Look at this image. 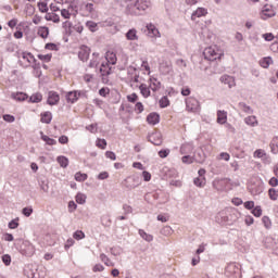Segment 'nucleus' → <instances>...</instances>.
<instances>
[{"instance_id":"1","label":"nucleus","mask_w":278,"mask_h":278,"mask_svg":"<svg viewBox=\"0 0 278 278\" xmlns=\"http://www.w3.org/2000/svg\"><path fill=\"white\" fill-rule=\"evenodd\" d=\"M126 12L131 16H142L151 8L150 0H126Z\"/></svg>"},{"instance_id":"2","label":"nucleus","mask_w":278,"mask_h":278,"mask_svg":"<svg viewBox=\"0 0 278 278\" xmlns=\"http://www.w3.org/2000/svg\"><path fill=\"white\" fill-rule=\"evenodd\" d=\"M203 54L205 60H208L210 62H216V60H223L225 51H223V49H220L218 46H210L205 48Z\"/></svg>"},{"instance_id":"3","label":"nucleus","mask_w":278,"mask_h":278,"mask_svg":"<svg viewBox=\"0 0 278 278\" xmlns=\"http://www.w3.org/2000/svg\"><path fill=\"white\" fill-rule=\"evenodd\" d=\"M8 27H10V29H14L15 27L16 31L13 34V37L16 40H21V38H23V31H25L29 26H27L25 22L18 23V18L14 17L8 22Z\"/></svg>"},{"instance_id":"4","label":"nucleus","mask_w":278,"mask_h":278,"mask_svg":"<svg viewBox=\"0 0 278 278\" xmlns=\"http://www.w3.org/2000/svg\"><path fill=\"white\" fill-rule=\"evenodd\" d=\"M128 80L130 81L131 88H137L140 86V73L136 68H130L128 71Z\"/></svg>"},{"instance_id":"5","label":"nucleus","mask_w":278,"mask_h":278,"mask_svg":"<svg viewBox=\"0 0 278 278\" xmlns=\"http://www.w3.org/2000/svg\"><path fill=\"white\" fill-rule=\"evenodd\" d=\"M18 58L20 62L24 64V66H29L36 62V58L30 52H20Z\"/></svg>"},{"instance_id":"6","label":"nucleus","mask_w":278,"mask_h":278,"mask_svg":"<svg viewBox=\"0 0 278 278\" xmlns=\"http://www.w3.org/2000/svg\"><path fill=\"white\" fill-rule=\"evenodd\" d=\"M146 29L148 31L149 38H162V34L160 33V29H157L155 24L153 23L147 24Z\"/></svg>"},{"instance_id":"7","label":"nucleus","mask_w":278,"mask_h":278,"mask_svg":"<svg viewBox=\"0 0 278 278\" xmlns=\"http://www.w3.org/2000/svg\"><path fill=\"white\" fill-rule=\"evenodd\" d=\"M273 16H275V10L273 9V5L265 4L261 11V18L266 21L268 18H273Z\"/></svg>"},{"instance_id":"8","label":"nucleus","mask_w":278,"mask_h":278,"mask_svg":"<svg viewBox=\"0 0 278 278\" xmlns=\"http://www.w3.org/2000/svg\"><path fill=\"white\" fill-rule=\"evenodd\" d=\"M199 108V100H197L195 98L190 97L186 100V110L188 112H197Z\"/></svg>"},{"instance_id":"9","label":"nucleus","mask_w":278,"mask_h":278,"mask_svg":"<svg viewBox=\"0 0 278 278\" xmlns=\"http://www.w3.org/2000/svg\"><path fill=\"white\" fill-rule=\"evenodd\" d=\"M61 16L66 20L71 18V16H77V9L68 5L66 9L61 10Z\"/></svg>"},{"instance_id":"10","label":"nucleus","mask_w":278,"mask_h":278,"mask_svg":"<svg viewBox=\"0 0 278 278\" xmlns=\"http://www.w3.org/2000/svg\"><path fill=\"white\" fill-rule=\"evenodd\" d=\"M78 58L81 62H88V59L90 58V49L88 46H81L79 48Z\"/></svg>"},{"instance_id":"11","label":"nucleus","mask_w":278,"mask_h":278,"mask_svg":"<svg viewBox=\"0 0 278 278\" xmlns=\"http://www.w3.org/2000/svg\"><path fill=\"white\" fill-rule=\"evenodd\" d=\"M47 103L48 105H58L60 103V94L55 91H49Z\"/></svg>"},{"instance_id":"12","label":"nucleus","mask_w":278,"mask_h":278,"mask_svg":"<svg viewBox=\"0 0 278 278\" xmlns=\"http://www.w3.org/2000/svg\"><path fill=\"white\" fill-rule=\"evenodd\" d=\"M66 101L67 103H77V101H79V97H81V92L80 91H70L66 93Z\"/></svg>"},{"instance_id":"13","label":"nucleus","mask_w":278,"mask_h":278,"mask_svg":"<svg viewBox=\"0 0 278 278\" xmlns=\"http://www.w3.org/2000/svg\"><path fill=\"white\" fill-rule=\"evenodd\" d=\"M139 186L140 182L136 177H128L125 179V187L128 188L129 190H134V188H138Z\"/></svg>"},{"instance_id":"14","label":"nucleus","mask_w":278,"mask_h":278,"mask_svg":"<svg viewBox=\"0 0 278 278\" xmlns=\"http://www.w3.org/2000/svg\"><path fill=\"white\" fill-rule=\"evenodd\" d=\"M149 88L152 90V92H157L160 88H162V83L157 80L155 77H150L149 78Z\"/></svg>"},{"instance_id":"15","label":"nucleus","mask_w":278,"mask_h":278,"mask_svg":"<svg viewBox=\"0 0 278 278\" xmlns=\"http://www.w3.org/2000/svg\"><path fill=\"white\" fill-rule=\"evenodd\" d=\"M136 88H139L140 94L143 99H149V97H151V88L147 86V84L136 85Z\"/></svg>"},{"instance_id":"16","label":"nucleus","mask_w":278,"mask_h":278,"mask_svg":"<svg viewBox=\"0 0 278 278\" xmlns=\"http://www.w3.org/2000/svg\"><path fill=\"white\" fill-rule=\"evenodd\" d=\"M240 270L236 264L230 263L225 268V275L226 277H233V275H237V273Z\"/></svg>"},{"instance_id":"17","label":"nucleus","mask_w":278,"mask_h":278,"mask_svg":"<svg viewBox=\"0 0 278 278\" xmlns=\"http://www.w3.org/2000/svg\"><path fill=\"white\" fill-rule=\"evenodd\" d=\"M220 81L222 84H225L226 86H228V88H235L236 86V78L229 75H223L220 77Z\"/></svg>"},{"instance_id":"18","label":"nucleus","mask_w":278,"mask_h":278,"mask_svg":"<svg viewBox=\"0 0 278 278\" xmlns=\"http://www.w3.org/2000/svg\"><path fill=\"white\" fill-rule=\"evenodd\" d=\"M148 125H157L160 123V114L152 112L147 116Z\"/></svg>"},{"instance_id":"19","label":"nucleus","mask_w":278,"mask_h":278,"mask_svg":"<svg viewBox=\"0 0 278 278\" xmlns=\"http://www.w3.org/2000/svg\"><path fill=\"white\" fill-rule=\"evenodd\" d=\"M105 60H106V64H116V62H118V59L116 58V52L109 50L105 53Z\"/></svg>"},{"instance_id":"20","label":"nucleus","mask_w":278,"mask_h":278,"mask_svg":"<svg viewBox=\"0 0 278 278\" xmlns=\"http://www.w3.org/2000/svg\"><path fill=\"white\" fill-rule=\"evenodd\" d=\"M201 16H207V9L198 8L191 15V21H195L197 18H201Z\"/></svg>"},{"instance_id":"21","label":"nucleus","mask_w":278,"mask_h":278,"mask_svg":"<svg viewBox=\"0 0 278 278\" xmlns=\"http://www.w3.org/2000/svg\"><path fill=\"white\" fill-rule=\"evenodd\" d=\"M49 27L47 26H39L37 27V36L42 38L43 40L49 38Z\"/></svg>"},{"instance_id":"22","label":"nucleus","mask_w":278,"mask_h":278,"mask_svg":"<svg viewBox=\"0 0 278 278\" xmlns=\"http://www.w3.org/2000/svg\"><path fill=\"white\" fill-rule=\"evenodd\" d=\"M100 73L102 77H108L112 73V67H110V63H102L100 66Z\"/></svg>"},{"instance_id":"23","label":"nucleus","mask_w":278,"mask_h":278,"mask_svg":"<svg viewBox=\"0 0 278 278\" xmlns=\"http://www.w3.org/2000/svg\"><path fill=\"white\" fill-rule=\"evenodd\" d=\"M40 121H41V123L49 125L51 123V121H53V114H51V112H49V111H46V112L41 113Z\"/></svg>"},{"instance_id":"24","label":"nucleus","mask_w":278,"mask_h":278,"mask_svg":"<svg viewBox=\"0 0 278 278\" xmlns=\"http://www.w3.org/2000/svg\"><path fill=\"white\" fill-rule=\"evenodd\" d=\"M11 99H13L14 101H27V93L13 92V93H11Z\"/></svg>"},{"instance_id":"25","label":"nucleus","mask_w":278,"mask_h":278,"mask_svg":"<svg viewBox=\"0 0 278 278\" xmlns=\"http://www.w3.org/2000/svg\"><path fill=\"white\" fill-rule=\"evenodd\" d=\"M244 123L247 125H249L250 127H257V125H258L257 117L255 115L245 117Z\"/></svg>"},{"instance_id":"26","label":"nucleus","mask_w":278,"mask_h":278,"mask_svg":"<svg viewBox=\"0 0 278 278\" xmlns=\"http://www.w3.org/2000/svg\"><path fill=\"white\" fill-rule=\"evenodd\" d=\"M217 123L219 125H225V123H227V112L226 111H217Z\"/></svg>"},{"instance_id":"27","label":"nucleus","mask_w":278,"mask_h":278,"mask_svg":"<svg viewBox=\"0 0 278 278\" xmlns=\"http://www.w3.org/2000/svg\"><path fill=\"white\" fill-rule=\"evenodd\" d=\"M270 64H273V58L270 56H265L260 60V66H262V68H268Z\"/></svg>"},{"instance_id":"28","label":"nucleus","mask_w":278,"mask_h":278,"mask_svg":"<svg viewBox=\"0 0 278 278\" xmlns=\"http://www.w3.org/2000/svg\"><path fill=\"white\" fill-rule=\"evenodd\" d=\"M150 141L152 142V144H154L155 147H160L162 144V137L160 136V134H153L150 137Z\"/></svg>"},{"instance_id":"29","label":"nucleus","mask_w":278,"mask_h":278,"mask_svg":"<svg viewBox=\"0 0 278 278\" xmlns=\"http://www.w3.org/2000/svg\"><path fill=\"white\" fill-rule=\"evenodd\" d=\"M96 66H99V53L98 52L92 53V59L89 63L90 68H96Z\"/></svg>"},{"instance_id":"30","label":"nucleus","mask_w":278,"mask_h":278,"mask_svg":"<svg viewBox=\"0 0 278 278\" xmlns=\"http://www.w3.org/2000/svg\"><path fill=\"white\" fill-rule=\"evenodd\" d=\"M46 21H52V23H60V15L55 13H48L45 16Z\"/></svg>"},{"instance_id":"31","label":"nucleus","mask_w":278,"mask_h":278,"mask_svg":"<svg viewBox=\"0 0 278 278\" xmlns=\"http://www.w3.org/2000/svg\"><path fill=\"white\" fill-rule=\"evenodd\" d=\"M30 103H40L42 101V93H33L29 98Z\"/></svg>"},{"instance_id":"32","label":"nucleus","mask_w":278,"mask_h":278,"mask_svg":"<svg viewBox=\"0 0 278 278\" xmlns=\"http://www.w3.org/2000/svg\"><path fill=\"white\" fill-rule=\"evenodd\" d=\"M100 260H101V262H103L105 264V266H109L111 268H113V266H115L114 262H112L110 260V257H108V255H105V254H100Z\"/></svg>"},{"instance_id":"33","label":"nucleus","mask_w":278,"mask_h":278,"mask_svg":"<svg viewBox=\"0 0 278 278\" xmlns=\"http://www.w3.org/2000/svg\"><path fill=\"white\" fill-rule=\"evenodd\" d=\"M127 40H138V31L136 29H130L126 34Z\"/></svg>"},{"instance_id":"34","label":"nucleus","mask_w":278,"mask_h":278,"mask_svg":"<svg viewBox=\"0 0 278 278\" xmlns=\"http://www.w3.org/2000/svg\"><path fill=\"white\" fill-rule=\"evenodd\" d=\"M193 184H194V186H197L198 188H203V187H205V184H206L205 177H198V178H194Z\"/></svg>"},{"instance_id":"35","label":"nucleus","mask_w":278,"mask_h":278,"mask_svg":"<svg viewBox=\"0 0 278 278\" xmlns=\"http://www.w3.org/2000/svg\"><path fill=\"white\" fill-rule=\"evenodd\" d=\"M41 140H43V142L49 144L50 147H53V144H58V141H55V139H52L51 137H49L47 135H42Z\"/></svg>"},{"instance_id":"36","label":"nucleus","mask_w":278,"mask_h":278,"mask_svg":"<svg viewBox=\"0 0 278 278\" xmlns=\"http://www.w3.org/2000/svg\"><path fill=\"white\" fill-rule=\"evenodd\" d=\"M278 137H274L270 143V149H271V153H274L275 155H277L278 153Z\"/></svg>"},{"instance_id":"37","label":"nucleus","mask_w":278,"mask_h":278,"mask_svg":"<svg viewBox=\"0 0 278 278\" xmlns=\"http://www.w3.org/2000/svg\"><path fill=\"white\" fill-rule=\"evenodd\" d=\"M56 161L62 168H66V166H68V159L66 156H58Z\"/></svg>"},{"instance_id":"38","label":"nucleus","mask_w":278,"mask_h":278,"mask_svg":"<svg viewBox=\"0 0 278 278\" xmlns=\"http://www.w3.org/2000/svg\"><path fill=\"white\" fill-rule=\"evenodd\" d=\"M160 108H168L170 105V100H168V97L164 96L159 101Z\"/></svg>"},{"instance_id":"39","label":"nucleus","mask_w":278,"mask_h":278,"mask_svg":"<svg viewBox=\"0 0 278 278\" xmlns=\"http://www.w3.org/2000/svg\"><path fill=\"white\" fill-rule=\"evenodd\" d=\"M268 197H269V199H270L271 201H277V199H278V190L275 189V188H270V189L268 190Z\"/></svg>"},{"instance_id":"40","label":"nucleus","mask_w":278,"mask_h":278,"mask_svg":"<svg viewBox=\"0 0 278 278\" xmlns=\"http://www.w3.org/2000/svg\"><path fill=\"white\" fill-rule=\"evenodd\" d=\"M38 60H40L41 62H47L49 63L51 61V59L53 58V54L48 53V54H38L37 55Z\"/></svg>"},{"instance_id":"41","label":"nucleus","mask_w":278,"mask_h":278,"mask_svg":"<svg viewBox=\"0 0 278 278\" xmlns=\"http://www.w3.org/2000/svg\"><path fill=\"white\" fill-rule=\"evenodd\" d=\"M139 236H141V238H143V240H147V242L153 241V236L147 233L144 230H139Z\"/></svg>"},{"instance_id":"42","label":"nucleus","mask_w":278,"mask_h":278,"mask_svg":"<svg viewBox=\"0 0 278 278\" xmlns=\"http://www.w3.org/2000/svg\"><path fill=\"white\" fill-rule=\"evenodd\" d=\"M135 112L136 114H142L144 112V104H142V102H137L135 104Z\"/></svg>"},{"instance_id":"43","label":"nucleus","mask_w":278,"mask_h":278,"mask_svg":"<svg viewBox=\"0 0 278 278\" xmlns=\"http://www.w3.org/2000/svg\"><path fill=\"white\" fill-rule=\"evenodd\" d=\"M75 179L77 181H86V179H88V174H83L81 172H78L75 174Z\"/></svg>"},{"instance_id":"44","label":"nucleus","mask_w":278,"mask_h":278,"mask_svg":"<svg viewBox=\"0 0 278 278\" xmlns=\"http://www.w3.org/2000/svg\"><path fill=\"white\" fill-rule=\"evenodd\" d=\"M96 147L103 150L105 147H108V141H105V139H97Z\"/></svg>"},{"instance_id":"45","label":"nucleus","mask_w":278,"mask_h":278,"mask_svg":"<svg viewBox=\"0 0 278 278\" xmlns=\"http://www.w3.org/2000/svg\"><path fill=\"white\" fill-rule=\"evenodd\" d=\"M73 238L75 240H84V238H86V233H84V231L81 230H77L76 232H74Z\"/></svg>"},{"instance_id":"46","label":"nucleus","mask_w":278,"mask_h":278,"mask_svg":"<svg viewBox=\"0 0 278 278\" xmlns=\"http://www.w3.org/2000/svg\"><path fill=\"white\" fill-rule=\"evenodd\" d=\"M262 223L266 227V229H270V227L273 225V223L270 222V217H268V216H263Z\"/></svg>"},{"instance_id":"47","label":"nucleus","mask_w":278,"mask_h":278,"mask_svg":"<svg viewBox=\"0 0 278 278\" xmlns=\"http://www.w3.org/2000/svg\"><path fill=\"white\" fill-rule=\"evenodd\" d=\"M128 103H136L138 101V94L137 93H130L126 97Z\"/></svg>"},{"instance_id":"48","label":"nucleus","mask_w":278,"mask_h":278,"mask_svg":"<svg viewBox=\"0 0 278 278\" xmlns=\"http://www.w3.org/2000/svg\"><path fill=\"white\" fill-rule=\"evenodd\" d=\"M76 203H79L80 205H84V203H86V194L78 193L76 195Z\"/></svg>"},{"instance_id":"49","label":"nucleus","mask_w":278,"mask_h":278,"mask_svg":"<svg viewBox=\"0 0 278 278\" xmlns=\"http://www.w3.org/2000/svg\"><path fill=\"white\" fill-rule=\"evenodd\" d=\"M252 214L253 216H255L256 218H260V216H262V206H255L252 210Z\"/></svg>"},{"instance_id":"50","label":"nucleus","mask_w":278,"mask_h":278,"mask_svg":"<svg viewBox=\"0 0 278 278\" xmlns=\"http://www.w3.org/2000/svg\"><path fill=\"white\" fill-rule=\"evenodd\" d=\"M2 262L5 266H10V264H12V256H10V254H4L2 256Z\"/></svg>"},{"instance_id":"51","label":"nucleus","mask_w":278,"mask_h":278,"mask_svg":"<svg viewBox=\"0 0 278 278\" xmlns=\"http://www.w3.org/2000/svg\"><path fill=\"white\" fill-rule=\"evenodd\" d=\"M38 9H39V11H41L42 13L49 12V7L47 5V2H39V3H38Z\"/></svg>"},{"instance_id":"52","label":"nucleus","mask_w":278,"mask_h":278,"mask_svg":"<svg viewBox=\"0 0 278 278\" xmlns=\"http://www.w3.org/2000/svg\"><path fill=\"white\" fill-rule=\"evenodd\" d=\"M105 270V267L101 264H96L93 267H92V271L93 273H103Z\"/></svg>"},{"instance_id":"53","label":"nucleus","mask_w":278,"mask_h":278,"mask_svg":"<svg viewBox=\"0 0 278 278\" xmlns=\"http://www.w3.org/2000/svg\"><path fill=\"white\" fill-rule=\"evenodd\" d=\"M182 164H192L194 162V159L190 155H185L181 159Z\"/></svg>"},{"instance_id":"54","label":"nucleus","mask_w":278,"mask_h":278,"mask_svg":"<svg viewBox=\"0 0 278 278\" xmlns=\"http://www.w3.org/2000/svg\"><path fill=\"white\" fill-rule=\"evenodd\" d=\"M263 38L267 42H273V40H275V35H273V33H266L263 35Z\"/></svg>"},{"instance_id":"55","label":"nucleus","mask_w":278,"mask_h":278,"mask_svg":"<svg viewBox=\"0 0 278 278\" xmlns=\"http://www.w3.org/2000/svg\"><path fill=\"white\" fill-rule=\"evenodd\" d=\"M45 49L48 51H58V45L49 42L46 43Z\"/></svg>"},{"instance_id":"56","label":"nucleus","mask_w":278,"mask_h":278,"mask_svg":"<svg viewBox=\"0 0 278 278\" xmlns=\"http://www.w3.org/2000/svg\"><path fill=\"white\" fill-rule=\"evenodd\" d=\"M3 121H5V123H14L16 121V117L10 114H5L3 115Z\"/></svg>"},{"instance_id":"57","label":"nucleus","mask_w":278,"mask_h":278,"mask_svg":"<svg viewBox=\"0 0 278 278\" xmlns=\"http://www.w3.org/2000/svg\"><path fill=\"white\" fill-rule=\"evenodd\" d=\"M266 155V151L262 150V149H258L254 152V157H258V159H262Z\"/></svg>"},{"instance_id":"58","label":"nucleus","mask_w":278,"mask_h":278,"mask_svg":"<svg viewBox=\"0 0 278 278\" xmlns=\"http://www.w3.org/2000/svg\"><path fill=\"white\" fill-rule=\"evenodd\" d=\"M99 94L100 97H108V94H110V88L108 87H103L99 90Z\"/></svg>"},{"instance_id":"59","label":"nucleus","mask_w":278,"mask_h":278,"mask_svg":"<svg viewBox=\"0 0 278 278\" xmlns=\"http://www.w3.org/2000/svg\"><path fill=\"white\" fill-rule=\"evenodd\" d=\"M168 155H170V150L168 149L159 151V156L162 159L168 157Z\"/></svg>"},{"instance_id":"60","label":"nucleus","mask_w":278,"mask_h":278,"mask_svg":"<svg viewBox=\"0 0 278 278\" xmlns=\"http://www.w3.org/2000/svg\"><path fill=\"white\" fill-rule=\"evenodd\" d=\"M88 29H90V31H94L97 29V23L89 21L86 23Z\"/></svg>"},{"instance_id":"61","label":"nucleus","mask_w":278,"mask_h":278,"mask_svg":"<svg viewBox=\"0 0 278 278\" xmlns=\"http://www.w3.org/2000/svg\"><path fill=\"white\" fill-rule=\"evenodd\" d=\"M18 228V219H13L9 223V229H17Z\"/></svg>"},{"instance_id":"62","label":"nucleus","mask_w":278,"mask_h":278,"mask_svg":"<svg viewBox=\"0 0 278 278\" xmlns=\"http://www.w3.org/2000/svg\"><path fill=\"white\" fill-rule=\"evenodd\" d=\"M243 205H244L245 210H253V207H255V202L247 201V202H244Z\"/></svg>"},{"instance_id":"63","label":"nucleus","mask_w":278,"mask_h":278,"mask_svg":"<svg viewBox=\"0 0 278 278\" xmlns=\"http://www.w3.org/2000/svg\"><path fill=\"white\" fill-rule=\"evenodd\" d=\"M105 157H108L109 160H116V154L112 151H106L105 152Z\"/></svg>"},{"instance_id":"64","label":"nucleus","mask_w":278,"mask_h":278,"mask_svg":"<svg viewBox=\"0 0 278 278\" xmlns=\"http://www.w3.org/2000/svg\"><path fill=\"white\" fill-rule=\"evenodd\" d=\"M269 186H271L273 188H277V186H278V179L275 178V177H271V178L269 179Z\"/></svg>"}]
</instances>
